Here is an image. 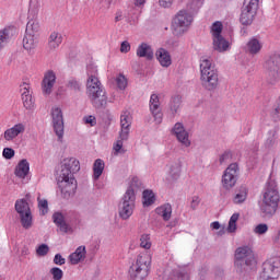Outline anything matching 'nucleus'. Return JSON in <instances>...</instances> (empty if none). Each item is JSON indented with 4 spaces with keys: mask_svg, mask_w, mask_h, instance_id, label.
Returning a JSON list of instances; mask_svg holds the SVG:
<instances>
[{
    "mask_svg": "<svg viewBox=\"0 0 280 280\" xmlns=\"http://www.w3.org/2000/svg\"><path fill=\"white\" fill-rule=\"evenodd\" d=\"M261 203L259 206L262 218H272L279 209L280 194L279 184L272 174L269 175L261 190Z\"/></svg>",
    "mask_w": 280,
    "mask_h": 280,
    "instance_id": "1",
    "label": "nucleus"
},
{
    "mask_svg": "<svg viewBox=\"0 0 280 280\" xmlns=\"http://www.w3.org/2000/svg\"><path fill=\"white\" fill-rule=\"evenodd\" d=\"M78 172H80V161H78V159L68 158L63 160L61 172L58 177V185L63 198H69L71 194H75V189H78V182L73 174H78Z\"/></svg>",
    "mask_w": 280,
    "mask_h": 280,
    "instance_id": "2",
    "label": "nucleus"
},
{
    "mask_svg": "<svg viewBox=\"0 0 280 280\" xmlns=\"http://www.w3.org/2000/svg\"><path fill=\"white\" fill-rule=\"evenodd\" d=\"M234 259V267L240 277H246L253 270H257V260L249 246L236 248Z\"/></svg>",
    "mask_w": 280,
    "mask_h": 280,
    "instance_id": "3",
    "label": "nucleus"
},
{
    "mask_svg": "<svg viewBox=\"0 0 280 280\" xmlns=\"http://www.w3.org/2000/svg\"><path fill=\"white\" fill-rule=\"evenodd\" d=\"M86 91L94 108H106L108 96H106V90L97 77H93V74L88 77Z\"/></svg>",
    "mask_w": 280,
    "mask_h": 280,
    "instance_id": "4",
    "label": "nucleus"
},
{
    "mask_svg": "<svg viewBox=\"0 0 280 280\" xmlns=\"http://www.w3.org/2000/svg\"><path fill=\"white\" fill-rule=\"evenodd\" d=\"M200 80L207 91H215L218 89V69L211 63V60L203 59L200 63Z\"/></svg>",
    "mask_w": 280,
    "mask_h": 280,
    "instance_id": "5",
    "label": "nucleus"
},
{
    "mask_svg": "<svg viewBox=\"0 0 280 280\" xmlns=\"http://www.w3.org/2000/svg\"><path fill=\"white\" fill-rule=\"evenodd\" d=\"M152 257L148 253H142L137 256L136 262L129 268V275L132 280H143L150 275V266Z\"/></svg>",
    "mask_w": 280,
    "mask_h": 280,
    "instance_id": "6",
    "label": "nucleus"
},
{
    "mask_svg": "<svg viewBox=\"0 0 280 280\" xmlns=\"http://www.w3.org/2000/svg\"><path fill=\"white\" fill-rule=\"evenodd\" d=\"M194 23V15L187 10H180L175 14L172 22V31L174 36H183Z\"/></svg>",
    "mask_w": 280,
    "mask_h": 280,
    "instance_id": "7",
    "label": "nucleus"
},
{
    "mask_svg": "<svg viewBox=\"0 0 280 280\" xmlns=\"http://www.w3.org/2000/svg\"><path fill=\"white\" fill-rule=\"evenodd\" d=\"M137 202V195L132 188H127L125 195L119 203V217L121 220H129L135 213V205Z\"/></svg>",
    "mask_w": 280,
    "mask_h": 280,
    "instance_id": "8",
    "label": "nucleus"
},
{
    "mask_svg": "<svg viewBox=\"0 0 280 280\" xmlns=\"http://www.w3.org/2000/svg\"><path fill=\"white\" fill-rule=\"evenodd\" d=\"M257 10H259V0H244L240 23L245 26L253 25V21L257 16Z\"/></svg>",
    "mask_w": 280,
    "mask_h": 280,
    "instance_id": "9",
    "label": "nucleus"
},
{
    "mask_svg": "<svg viewBox=\"0 0 280 280\" xmlns=\"http://www.w3.org/2000/svg\"><path fill=\"white\" fill-rule=\"evenodd\" d=\"M15 211L20 215V222L23 229H32L33 224V217H32V209L30 208V203L27 199L22 198L15 201Z\"/></svg>",
    "mask_w": 280,
    "mask_h": 280,
    "instance_id": "10",
    "label": "nucleus"
},
{
    "mask_svg": "<svg viewBox=\"0 0 280 280\" xmlns=\"http://www.w3.org/2000/svg\"><path fill=\"white\" fill-rule=\"evenodd\" d=\"M280 277V258H270L262 264L258 280H278Z\"/></svg>",
    "mask_w": 280,
    "mask_h": 280,
    "instance_id": "11",
    "label": "nucleus"
},
{
    "mask_svg": "<svg viewBox=\"0 0 280 280\" xmlns=\"http://www.w3.org/2000/svg\"><path fill=\"white\" fill-rule=\"evenodd\" d=\"M265 69L267 71V82H269V84H277V82H280V55H271L265 63Z\"/></svg>",
    "mask_w": 280,
    "mask_h": 280,
    "instance_id": "12",
    "label": "nucleus"
},
{
    "mask_svg": "<svg viewBox=\"0 0 280 280\" xmlns=\"http://www.w3.org/2000/svg\"><path fill=\"white\" fill-rule=\"evenodd\" d=\"M51 119L54 132L58 137V141H62L65 137V117L62 116V109L60 107L51 108Z\"/></svg>",
    "mask_w": 280,
    "mask_h": 280,
    "instance_id": "13",
    "label": "nucleus"
},
{
    "mask_svg": "<svg viewBox=\"0 0 280 280\" xmlns=\"http://www.w3.org/2000/svg\"><path fill=\"white\" fill-rule=\"evenodd\" d=\"M237 172H240L237 163H232L228 166L222 176L224 189H233V186L237 183Z\"/></svg>",
    "mask_w": 280,
    "mask_h": 280,
    "instance_id": "14",
    "label": "nucleus"
},
{
    "mask_svg": "<svg viewBox=\"0 0 280 280\" xmlns=\"http://www.w3.org/2000/svg\"><path fill=\"white\" fill-rule=\"evenodd\" d=\"M120 126L121 130L119 132V139H128L130 137V127L132 126V116L130 112L125 110L120 115Z\"/></svg>",
    "mask_w": 280,
    "mask_h": 280,
    "instance_id": "15",
    "label": "nucleus"
},
{
    "mask_svg": "<svg viewBox=\"0 0 280 280\" xmlns=\"http://www.w3.org/2000/svg\"><path fill=\"white\" fill-rule=\"evenodd\" d=\"M172 130L177 141H179L182 145H184L185 148H189V145H191V141L189 140V132L185 130V126L183 125V122H176Z\"/></svg>",
    "mask_w": 280,
    "mask_h": 280,
    "instance_id": "16",
    "label": "nucleus"
},
{
    "mask_svg": "<svg viewBox=\"0 0 280 280\" xmlns=\"http://www.w3.org/2000/svg\"><path fill=\"white\" fill-rule=\"evenodd\" d=\"M149 106L151 115L154 117V121L161 124L163 121V112L161 110V100L159 98V95H151Z\"/></svg>",
    "mask_w": 280,
    "mask_h": 280,
    "instance_id": "17",
    "label": "nucleus"
},
{
    "mask_svg": "<svg viewBox=\"0 0 280 280\" xmlns=\"http://www.w3.org/2000/svg\"><path fill=\"white\" fill-rule=\"evenodd\" d=\"M54 84H56V72H54V70H48L44 74V79L42 81L43 94L51 95V91H54Z\"/></svg>",
    "mask_w": 280,
    "mask_h": 280,
    "instance_id": "18",
    "label": "nucleus"
},
{
    "mask_svg": "<svg viewBox=\"0 0 280 280\" xmlns=\"http://www.w3.org/2000/svg\"><path fill=\"white\" fill-rule=\"evenodd\" d=\"M23 132H25V125L19 122L4 131V139L5 141H14V139H16L19 135H23Z\"/></svg>",
    "mask_w": 280,
    "mask_h": 280,
    "instance_id": "19",
    "label": "nucleus"
},
{
    "mask_svg": "<svg viewBox=\"0 0 280 280\" xmlns=\"http://www.w3.org/2000/svg\"><path fill=\"white\" fill-rule=\"evenodd\" d=\"M183 106V97L180 95H173L168 102V113L172 117H176Z\"/></svg>",
    "mask_w": 280,
    "mask_h": 280,
    "instance_id": "20",
    "label": "nucleus"
},
{
    "mask_svg": "<svg viewBox=\"0 0 280 280\" xmlns=\"http://www.w3.org/2000/svg\"><path fill=\"white\" fill-rule=\"evenodd\" d=\"M138 58H147V60H152L154 58V50L149 44L142 43L137 48Z\"/></svg>",
    "mask_w": 280,
    "mask_h": 280,
    "instance_id": "21",
    "label": "nucleus"
},
{
    "mask_svg": "<svg viewBox=\"0 0 280 280\" xmlns=\"http://www.w3.org/2000/svg\"><path fill=\"white\" fill-rule=\"evenodd\" d=\"M12 36H14V28L11 26H5L0 30V49H3L8 43L12 40Z\"/></svg>",
    "mask_w": 280,
    "mask_h": 280,
    "instance_id": "22",
    "label": "nucleus"
},
{
    "mask_svg": "<svg viewBox=\"0 0 280 280\" xmlns=\"http://www.w3.org/2000/svg\"><path fill=\"white\" fill-rule=\"evenodd\" d=\"M30 174V162L26 159L21 160L14 170V175L18 178H25Z\"/></svg>",
    "mask_w": 280,
    "mask_h": 280,
    "instance_id": "23",
    "label": "nucleus"
},
{
    "mask_svg": "<svg viewBox=\"0 0 280 280\" xmlns=\"http://www.w3.org/2000/svg\"><path fill=\"white\" fill-rule=\"evenodd\" d=\"M86 257V247L79 246L75 252L69 255L70 262L75 266Z\"/></svg>",
    "mask_w": 280,
    "mask_h": 280,
    "instance_id": "24",
    "label": "nucleus"
},
{
    "mask_svg": "<svg viewBox=\"0 0 280 280\" xmlns=\"http://www.w3.org/2000/svg\"><path fill=\"white\" fill-rule=\"evenodd\" d=\"M155 56L161 67H170L172 65V56H170V51L165 50V48L156 50Z\"/></svg>",
    "mask_w": 280,
    "mask_h": 280,
    "instance_id": "25",
    "label": "nucleus"
},
{
    "mask_svg": "<svg viewBox=\"0 0 280 280\" xmlns=\"http://www.w3.org/2000/svg\"><path fill=\"white\" fill-rule=\"evenodd\" d=\"M261 47H262L261 42H259V39H257V37H253L248 40V43L246 45V51L250 56H257V54H259V51H261Z\"/></svg>",
    "mask_w": 280,
    "mask_h": 280,
    "instance_id": "26",
    "label": "nucleus"
},
{
    "mask_svg": "<svg viewBox=\"0 0 280 280\" xmlns=\"http://www.w3.org/2000/svg\"><path fill=\"white\" fill-rule=\"evenodd\" d=\"M246 198H248V187L241 186L236 194L233 197V203L234 205H244L246 202Z\"/></svg>",
    "mask_w": 280,
    "mask_h": 280,
    "instance_id": "27",
    "label": "nucleus"
},
{
    "mask_svg": "<svg viewBox=\"0 0 280 280\" xmlns=\"http://www.w3.org/2000/svg\"><path fill=\"white\" fill-rule=\"evenodd\" d=\"M213 49L215 51H226L229 49V42L222 35L214 36Z\"/></svg>",
    "mask_w": 280,
    "mask_h": 280,
    "instance_id": "28",
    "label": "nucleus"
},
{
    "mask_svg": "<svg viewBox=\"0 0 280 280\" xmlns=\"http://www.w3.org/2000/svg\"><path fill=\"white\" fill-rule=\"evenodd\" d=\"M62 45V35L58 32H52L48 38L49 49H58Z\"/></svg>",
    "mask_w": 280,
    "mask_h": 280,
    "instance_id": "29",
    "label": "nucleus"
},
{
    "mask_svg": "<svg viewBox=\"0 0 280 280\" xmlns=\"http://www.w3.org/2000/svg\"><path fill=\"white\" fill-rule=\"evenodd\" d=\"M38 32H40V23L38 20H30L26 24V34L31 36H38Z\"/></svg>",
    "mask_w": 280,
    "mask_h": 280,
    "instance_id": "30",
    "label": "nucleus"
},
{
    "mask_svg": "<svg viewBox=\"0 0 280 280\" xmlns=\"http://www.w3.org/2000/svg\"><path fill=\"white\" fill-rule=\"evenodd\" d=\"M156 213L163 218L165 222L172 218V205L165 203L156 209Z\"/></svg>",
    "mask_w": 280,
    "mask_h": 280,
    "instance_id": "31",
    "label": "nucleus"
},
{
    "mask_svg": "<svg viewBox=\"0 0 280 280\" xmlns=\"http://www.w3.org/2000/svg\"><path fill=\"white\" fill-rule=\"evenodd\" d=\"M104 160L102 159H97L95 160L94 164H93V178L94 180H98L100 176H102V174H104Z\"/></svg>",
    "mask_w": 280,
    "mask_h": 280,
    "instance_id": "32",
    "label": "nucleus"
},
{
    "mask_svg": "<svg viewBox=\"0 0 280 280\" xmlns=\"http://www.w3.org/2000/svg\"><path fill=\"white\" fill-rule=\"evenodd\" d=\"M23 47L26 51H32V49L36 48V36L30 35L28 33L25 34L23 38Z\"/></svg>",
    "mask_w": 280,
    "mask_h": 280,
    "instance_id": "33",
    "label": "nucleus"
},
{
    "mask_svg": "<svg viewBox=\"0 0 280 280\" xmlns=\"http://www.w3.org/2000/svg\"><path fill=\"white\" fill-rule=\"evenodd\" d=\"M142 200L143 207H152L156 200V197L152 190L147 189L142 192Z\"/></svg>",
    "mask_w": 280,
    "mask_h": 280,
    "instance_id": "34",
    "label": "nucleus"
},
{
    "mask_svg": "<svg viewBox=\"0 0 280 280\" xmlns=\"http://www.w3.org/2000/svg\"><path fill=\"white\" fill-rule=\"evenodd\" d=\"M67 89L74 91V93H80V91H82V83L78 81V79L71 78L68 80Z\"/></svg>",
    "mask_w": 280,
    "mask_h": 280,
    "instance_id": "35",
    "label": "nucleus"
},
{
    "mask_svg": "<svg viewBox=\"0 0 280 280\" xmlns=\"http://www.w3.org/2000/svg\"><path fill=\"white\" fill-rule=\"evenodd\" d=\"M172 280H189V273L185 269L174 270Z\"/></svg>",
    "mask_w": 280,
    "mask_h": 280,
    "instance_id": "36",
    "label": "nucleus"
},
{
    "mask_svg": "<svg viewBox=\"0 0 280 280\" xmlns=\"http://www.w3.org/2000/svg\"><path fill=\"white\" fill-rule=\"evenodd\" d=\"M275 143H277V131L276 130H270L268 131V138L265 142L266 148H273Z\"/></svg>",
    "mask_w": 280,
    "mask_h": 280,
    "instance_id": "37",
    "label": "nucleus"
},
{
    "mask_svg": "<svg viewBox=\"0 0 280 280\" xmlns=\"http://www.w3.org/2000/svg\"><path fill=\"white\" fill-rule=\"evenodd\" d=\"M140 246H141V248H145V250H150V248H152V242L150 241V234L141 235Z\"/></svg>",
    "mask_w": 280,
    "mask_h": 280,
    "instance_id": "38",
    "label": "nucleus"
},
{
    "mask_svg": "<svg viewBox=\"0 0 280 280\" xmlns=\"http://www.w3.org/2000/svg\"><path fill=\"white\" fill-rule=\"evenodd\" d=\"M124 141H128V139H121L119 138V140L116 141V143H114V151L115 154H126V149H124Z\"/></svg>",
    "mask_w": 280,
    "mask_h": 280,
    "instance_id": "39",
    "label": "nucleus"
},
{
    "mask_svg": "<svg viewBox=\"0 0 280 280\" xmlns=\"http://www.w3.org/2000/svg\"><path fill=\"white\" fill-rule=\"evenodd\" d=\"M171 180H178L180 178V165L174 164L170 171Z\"/></svg>",
    "mask_w": 280,
    "mask_h": 280,
    "instance_id": "40",
    "label": "nucleus"
},
{
    "mask_svg": "<svg viewBox=\"0 0 280 280\" xmlns=\"http://www.w3.org/2000/svg\"><path fill=\"white\" fill-rule=\"evenodd\" d=\"M211 34L212 37L222 36V22L217 21L212 24Z\"/></svg>",
    "mask_w": 280,
    "mask_h": 280,
    "instance_id": "41",
    "label": "nucleus"
},
{
    "mask_svg": "<svg viewBox=\"0 0 280 280\" xmlns=\"http://www.w3.org/2000/svg\"><path fill=\"white\" fill-rule=\"evenodd\" d=\"M38 207L42 215H47V213H49V202L47 199H39Z\"/></svg>",
    "mask_w": 280,
    "mask_h": 280,
    "instance_id": "42",
    "label": "nucleus"
},
{
    "mask_svg": "<svg viewBox=\"0 0 280 280\" xmlns=\"http://www.w3.org/2000/svg\"><path fill=\"white\" fill-rule=\"evenodd\" d=\"M49 273L52 276L54 280H62V277H65V272L59 267L51 268Z\"/></svg>",
    "mask_w": 280,
    "mask_h": 280,
    "instance_id": "43",
    "label": "nucleus"
},
{
    "mask_svg": "<svg viewBox=\"0 0 280 280\" xmlns=\"http://www.w3.org/2000/svg\"><path fill=\"white\" fill-rule=\"evenodd\" d=\"M22 102L26 110H32V108H34V98L32 97V95L23 97Z\"/></svg>",
    "mask_w": 280,
    "mask_h": 280,
    "instance_id": "44",
    "label": "nucleus"
},
{
    "mask_svg": "<svg viewBox=\"0 0 280 280\" xmlns=\"http://www.w3.org/2000/svg\"><path fill=\"white\" fill-rule=\"evenodd\" d=\"M49 253V245L42 244L36 248V255L38 257H45Z\"/></svg>",
    "mask_w": 280,
    "mask_h": 280,
    "instance_id": "45",
    "label": "nucleus"
},
{
    "mask_svg": "<svg viewBox=\"0 0 280 280\" xmlns=\"http://www.w3.org/2000/svg\"><path fill=\"white\" fill-rule=\"evenodd\" d=\"M116 84L120 91H124L128 86V81L126 80V77L120 74L118 78H116Z\"/></svg>",
    "mask_w": 280,
    "mask_h": 280,
    "instance_id": "46",
    "label": "nucleus"
},
{
    "mask_svg": "<svg viewBox=\"0 0 280 280\" xmlns=\"http://www.w3.org/2000/svg\"><path fill=\"white\" fill-rule=\"evenodd\" d=\"M254 233H256L257 235H265V233H268V224L259 223L254 229Z\"/></svg>",
    "mask_w": 280,
    "mask_h": 280,
    "instance_id": "47",
    "label": "nucleus"
},
{
    "mask_svg": "<svg viewBox=\"0 0 280 280\" xmlns=\"http://www.w3.org/2000/svg\"><path fill=\"white\" fill-rule=\"evenodd\" d=\"M14 154H16V152L12 148H4L2 151V156L7 159V161L14 159Z\"/></svg>",
    "mask_w": 280,
    "mask_h": 280,
    "instance_id": "48",
    "label": "nucleus"
},
{
    "mask_svg": "<svg viewBox=\"0 0 280 280\" xmlns=\"http://www.w3.org/2000/svg\"><path fill=\"white\" fill-rule=\"evenodd\" d=\"M143 184L141 183V179H139V177L135 176L132 177L131 182H130V186L128 187V189H132L135 191V189H140V187Z\"/></svg>",
    "mask_w": 280,
    "mask_h": 280,
    "instance_id": "49",
    "label": "nucleus"
},
{
    "mask_svg": "<svg viewBox=\"0 0 280 280\" xmlns=\"http://www.w3.org/2000/svg\"><path fill=\"white\" fill-rule=\"evenodd\" d=\"M270 116L272 117L273 121L280 120V101H278V104L270 113Z\"/></svg>",
    "mask_w": 280,
    "mask_h": 280,
    "instance_id": "50",
    "label": "nucleus"
},
{
    "mask_svg": "<svg viewBox=\"0 0 280 280\" xmlns=\"http://www.w3.org/2000/svg\"><path fill=\"white\" fill-rule=\"evenodd\" d=\"M65 220V214H62V212H55L52 214V222L54 224H56V226H58V224L62 223Z\"/></svg>",
    "mask_w": 280,
    "mask_h": 280,
    "instance_id": "51",
    "label": "nucleus"
},
{
    "mask_svg": "<svg viewBox=\"0 0 280 280\" xmlns=\"http://www.w3.org/2000/svg\"><path fill=\"white\" fill-rule=\"evenodd\" d=\"M86 73H88V78H91V75L93 78H97V67L95 65H89L86 67Z\"/></svg>",
    "mask_w": 280,
    "mask_h": 280,
    "instance_id": "52",
    "label": "nucleus"
},
{
    "mask_svg": "<svg viewBox=\"0 0 280 280\" xmlns=\"http://www.w3.org/2000/svg\"><path fill=\"white\" fill-rule=\"evenodd\" d=\"M54 264H56V266H65V264H67V259H65L61 254H56L54 257Z\"/></svg>",
    "mask_w": 280,
    "mask_h": 280,
    "instance_id": "53",
    "label": "nucleus"
},
{
    "mask_svg": "<svg viewBox=\"0 0 280 280\" xmlns=\"http://www.w3.org/2000/svg\"><path fill=\"white\" fill-rule=\"evenodd\" d=\"M57 228L61 231V233H69V230L71 229L65 219L61 223L57 224Z\"/></svg>",
    "mask_w": 280,
    "mask_h": 280,
    "instance_id": "54",
    "label": "nucleus"
},
{
    "mask_svg": "<svg viewBox=\"0 0 280 280\" xmlns=\"http://www.w3.org/2000/svg\"><path fill=\"white\" fill-rule=\"evenodd\" d=\"M199 205H200V197L194 196L190 201V209H192V211H196Z\"/></svg>",
    "mask_w": 280,
    "mask_h": 280,
    "instance_id": "55",
    "label": "nucleus"
},
{
    "mask_svg": "<svg viewBox=\"0 0 280 280\" xmlns=\"http://www.w3.org/2000/svg\"><path fill=\"white\" fill-rule=\"evenodd\" d=\"M231 159V151H225L223 154L219 158V163L222 165L223 163H226Z\"/></svg>",
    "mask_w": 280,
    "mask_h": 280,
    "instance_id": "56",
    "label": "nucleus"
},
{
    "mask_svg": "<svg viewBox=\"0 0 280 280\" xmlns=\"http://www.w3.org/2000/svg\"><path fill=\"white\" fill-rule=\"evenodd\" d=\"M24 88L21 89V93H22V98L23 97H30L32 96V92H30V85L24 83Z\"/></svg>",
    "mask_w": 280,
    "mask_h": 280,
    "instance_id": "57",
    "label": "nucleus"
},
{
    "mask_svg": "<svg viewBox=\"0 0 280 280\" xmlns=\"http://www.w3.org/2000/svg\"><path fill=\"white\" fill-rule=\"evenodd\" d=\"M120 51L121 54H128V51H130V43L128 42H122L120 45Z\"/></svg>",
    "mask_w": 280,
    "mask_h": 280,
    "instance_id": "58",
    "label": "nucleus"
},
{
    "mask_svg": "<svg viewBox=\"0 0 280 280\" xmlns=\"http://www.w3.org/2000/svg\"><path fill=\"white\" fill-rule=\"evenodd\" d=\"M235 231H237V223L229 221L228 233H235Z\"/></svg>",
    "mask_w": 280,
    "mask_h": 280,
    "instance_id": "59",
    "label": "nucleus"
},
{
    "mask_svg": "<svg viewBox=\"0 0 280 280\" xmlns=\"http://www.w3.org/2000/svg\"><path fill=\"white\" fill-rule=\"evenodd\" d=\"M84 121H85V124H91L92 126H95V124H96L95 116H86V117H84Z\"/></svg>",
    "mask_w": 280,
    "mask_h": 280,
    "instance_id": "60",
    "label": "nucleus"
},
{
    "mask_svg": "<svg viewBox=\"0 0 280 280\" xmlns=\"http://www.w3.org/2000/svg\"><path fill=\"white\" fill-rule=\"evenodd\" d=\"M174 0H160V5L162 8H170V5H172Z\"/></svg>",
    "mask_w": 280,
    "mask_h": 280,
    "instance_id": "61",
    "label": "nucleus"
},
{
    "mask_svg": "<svg viewBox=\"0 0 280 280\" xmlns=\"http://www.w3.org/2000/svg\"><path fill=\"white\" fill-rule=\"evenodd\" d=\"M215 277H218L219 279H222V277H224V269L222 268H217L214 271Z\"/></svg>",
    "mask_w": 280,
    "mask_h": 280,
    "instance_id": "62",
    "label": "nucleus"
},
{
    "mask_svg": "<svg viewBox=\"0 0 280 280\" xmlns=\"http://www.w3.org/2000/svg\"><path fill=\"white\" fill-rule=\"evenodd\" d=\"M237 220H240V213H234L230 218V222H233L234 224H237Z\"/></svg>",
    "mask_w": 280,
    "mask_h": 280,
    "instance_id": "63",
    "label": "nucleus"
},
{
    "mask_svg": "<svg viewBox=\"0 0 280 280\" xmlns=\"http://www.w3.org/2000/svg\"><path fill=\"white\" fill-rule=\"evenodd\" d=\"M211 228L214 230V231H219L220 229V222L218 221H214L211 223Z\"/></svg>",
    "mask_w": 280,
    "mask_h": 280,
    "instance_id": "64",
    "label": "nucleus"
}]
</instances>
